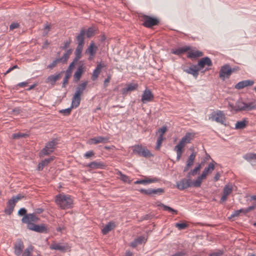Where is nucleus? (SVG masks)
Wrapping results in <instances>:
<instances>
[{
    "label": "nucleus",
    "mask_w": 256,
    "mask_h": 256,
    "mask_svg": "<svg viewBox=\"0 0 256 256\" xmlns=\"http://www.w3.org/2000/svg\"><path fill=\"white\" fill-rule=\"evenodd\" d=\"M55 202L62 208L66 209L71 206L72 200L68 195L59 194L56 196Z\"/></svg>",
    "instance_id": "f03ea898"
},
{
    "label": "nucleus",
    "mask_w": 256,
    "mask_h": 256,
    "mask_svg": "<svg viewBox=\"0 0 256 256\" xmlns=\"http://www.w3.org/2000/svg\"><path fill=\"white\" fill-rule=\"evenodd\" d=\"M33 250V247L32 246H28L24 250L22 254V256H32L31 252Z\"/></svg>",
    "instance_id": "37998d69"
},
{
    "label": "nucleus",
    "mask_w": 256,
    "mask_h": 256,
    "mask_svg": "<svg viewBox=\"0 0 256 256\" xmlns=\"http://www.w3.org/2000/svg\"><path fill=\"white\" fill-rule=\"evenodd\" d=\"M120 180L124 182H127L128 184H130L131 182V180H130V178L124 174L122 175V176L120 177Z\"/></svg>",
    "instance_id": "bf43d9fd"
},
{
    "label": "nucleus",
    "mask_w": 256,
    "mask_h": 256,
    "mask_svg": "<svg viewBox=\"0 0 256 256\" xmlns=\"http://www.w3.org/2000/svg\"><path fill=\"white\" fill-rule=\"evenodd\" d=\"M242 208H240V210H235L234 212L231 214L230 216V218H232V217H236V216H238L239 215H240V214L242 212Z\"/></svg>",
    "instance_id": "0e129e2a"
},
{
    "label": "nucleus",
    "mask_w": 256,
    "mask_h": 256,
    "mask_svg": "<svg viewBox=\"0 0 256 256\" xmlns=\"http://www.w3.org/2000/svg\"><path fill=\"white\" fill-rule=\"evenodd\" d=\"M64 74V72L55 74H54L49 76L46 80H58L62 78V76Z\"/></svg>",
    "instance_id": "f704fd0d"
},
{
    "label": "nucleus",
    "mask_w": 256,
    "mask_h": 256,
    "mask_svg": "<svg viewBox=\"0 0 256 256\" xmlns=\"http://www.w3.org/2000/svg\"><path fill=\"white\" fill-rule=\"evenodd\" d=\"M136 239L139 244H142L143 242H146V240L145 237L143 236H139Z\"/></svg>",
    "instance_id": "13d9d810"
},
{
    "label": "nucleus",
    "mask_w": 256,
    "mask_h": 256,
    "mask_svg": "<svg viewBox=\"0 0 256 256\" xmlns=\"http://www.w3.org/2000/svg\"><path fill=\"white\" fill-rule=\"evenodd\" d=\"M246 86V84L245 81H240V82L236 85L235 88L236 89L240 90Z\"/></svg>",
    "instance_id": "8fccbe9b"
},
{
    "label": "nucleus",
    "mask_w": 256,
    "mask_h": 256,
    "mask_svg": "<svg viewBox=\"0 0 256 256\" xmlns=\"http://www.w3.org/2000/svg\"><path fill=\"white\" fill-rule=\"evenodd\" d=\"M240 70L237 66L232 68L229 64H225L221 66L219 71V76L222 80L228 79L230 76L236 74Z\"/></svg>",
    "instance_id": "f257e3e1"
},
{
    "label": "nucleus",
    "mask_w": 256,
    "mask_h": 256,
    "mask_svg": "<svg viewBox=\"0 0 256 256\" xmlns=\"http://www.w3.org/2000/svg\"><path fill=\"white\" fill-rule=\"evenodd\" d=\"M256 110V104L254 101L249 102H244V111H250Z\"/></svg>",
    "instance_id": "c756f323"
},
{
    "label": "nucleus",
    "mask_w": 256,
    "mask_h": 256,
    "mask_svg": "<svg viewBox=\"0 0 256 256\" xmlns=\"http://www.w3.org/2000/svg\"><path fill=\"white\" fill-rule=\"evenodd\" d=\"M163 140H164V138H162V136H158V140H157L156 146V150H160Z\"/></svg>",
    "instance_id": "603ef678"
},
{
    "label": "nucleus",
    "mask_w": 256,
    "mask_h": 256,
    "mask_svg": "<svg viewBox=\"0 0 256 256\" xmlns=\"http://www.w3.org/2000/svg\"><path fill=\"white\" fill-rule=\"evenodd\" d=\"M154 99V96L150 90L146 88L142 95L141 100L143 103L152 102Z\"/></svg>",
    "instance_id": "f8f14e48"
},
{
    "label": "nucleus",
    "mask_w": 256,
    "mask_h": 256,
    "mask_svg": "<svg viewBox=\"0 0 256 256\" xmlns=\"http://www.w3.org/2000/svg\"><path fill=\"white\" fill-rule=\"evenodd\" d=\"M16 203L12 198L9 200L7 202V207L4 210L6 214L10 215L12 212Z\"/></svg>",
    "instance_id": "5701e85b"
},
{
    "label": "nucleus",
    "mask_w": 256,
    "mask_h": 256,
    "mask_svg": "<svg viewBox=\"0 0 256 256\" xmlns=\"http://www.w3.org/2000/svg\"><path fill=\"white\" fill-rule=\"evenodd\" d=\"M224 254L223 250H218L216 252L210 254V256H222Z\"/></svg>",
    "instance_id": "3c124183"
},
{
    "label": "nucleus",
    "mask_w": 256,
    "mask_h": 256,
    "mask_svg": "<svg viewBox=\"0 0 256 256\" xmlns=\"http://www.w3.org/2000/svg\"><path fill=\"white\" fill-rule=\"evenodd\" d=\"M186 254V252L182 250V251H178L174 253V254H172L171 256H185Z\"/></svg>",
    "instance_id": "69168bd1"
},
{
    "label": "nucleus",
    "mask_w": 256,
    "mask_h": 256,
    "mask_svg": "<svg viewBox=\"0 0 256 256\" xmlns=\"http://www.w3.org/2000/svg\"><path fill=\"white\" fill-rule=\"evenodd\" d=\"M139 192L144 194L148 196H152V188H148V189H144L141 188L139 190Z\"/></svg>",
    "instance_id": "49530a36"
},
{
    "label": "nucleus",
    "mask_w": 256,
    "mask_h": 256,
    "mask_svg": "<svg viewBox=\"0 0 256 256\" xmlns=\"http://www.w3.org/2000/svg\"><path fill=\"white\" fill-rule=\"evenodd\" d=\"M30 226V227L28 228L31 230L40 233H46L48 232L47 228L44 224L38 225L34 224Z\"/></svg>",
    "instance_id": "dca6fc26"
},
{
    "label": "nucleus",
    "mask_w": 256,
    "mask_h": 256,
    "mask_svg": "<svg viewBox=\"0 0 256 256\" xmlns=\"http://www.w3.org/2000/svg\"><path fill=\"white\" fill-rule=\"evenodd\" d=\"M22 112V110L20 108H16L12 110L10 112L11 114H18Z\"/></svg>",
    "instance_id": "338daca9"
},
{
    "label": "nucleus",
    "mask_w": 256,
    "mask_h": 256,
    "mask_svg": "<svg viewBox=\"0 0 256 256\" xmlns=\"http://www.w3.org/2000/svg\"><path fill=\"white\" fill-rule=\"evenodd\" d=\"M108 142V137L98 136L90 138L88 141V144H96L100 143L106 144Z\"/></svg>",
    "instance_id": "ddd939ff"
},
{
    "label": "nucleus",
    "mask_w": 256,
    "mask_h": 256,
    "mask_svg": "<svg viewBox=\"0 0 256 256\" xmlns=\"http://www.w3.org/2000/svg\"><path fill=\"white\" fill-rule=\"evenodd\" d=\"M27 210H26L24 208H21L20 209V210L18 212V215L20 216H24L25 215H27L28 214H26Z\"/></svg>",
    "instance_id": "052dcab7"
},
{
    "label": "nucleus",
    "mask_w": 256,
    "mask_h": 256,
    "mask_svg": "<svg viewBox=\"0 0 256 256\" xmlns=\"http://www.w3.org/2000/svg\"><path fill=\"white\" fill-rule=\"evenodd\" d=\"M228 106L231 108V110H234L236 112L244 111V102L240 100L236 101L235 104L229 102Z\"/></svg>",
    "instance_id": "2eb2a0df"
},
{
    "label": "nucleus",
    "mask_w": 256,
    "mask_h": 256,
    "mask_svg": "<svg viewBox=\"0 0 256 256\" xmlns=\"http://www.w3.org/2000/svg\"><path fill=\"white\" fill-rule=\"evenodd\" d=\"M196 153L193 152L188 156L186 161V164L188 165L192 166L194 164V160L196 156Z\"/></svg>",
    "instance_id": "4c0bfd02"
},
{
    "label": "nucleus",
    "mask_w": 256,
    "mask_h": 256,
    "mask_svg": "<svg viewBox=\"0 0 256 256\" xmlns=\"http://www.w3.org/2000/svg\"><path fill=\"white\" fill-rule=\"evenodd\" d=\"M246 125V120L245 118L242 120L238 121L235 124V129L242 130L244 128Z\"/></svg>",
    "instance_id": "473e14b6"
},
{
    "label": "nucleus",
    "mask_w": 256,
    "mask_h": 256,
    "mask_svg": "<svg viewBox=\"0 0 256 256\" xmlns=\"http://www.w3.org/2000/svg\"><path fill=\"white\" fill-rule=\"evenodd\" d=\"M72 50L70 48L68 50L65 54H64V56L62 58H60L62 60V62L64 64L67 62V60L68 59L70 56L72 54Z\"/></svg>",
    "instance_id": "e433bc0d"
},
{
    "label": "nucleus",
    "mask_w": 256,
    "mask_h": 256,
    "mask_svg": "<svg viewBox=\"0 0 256 256\" xmlns=\"http://www.w3.org/2000/svg\"><path fill=\"white\" fill-rule=\"evenodd\" d=\"M23 198L24 196L22 195L21 194H18L16 196H13L12 199L14 200L15 203H16L18 200H21Z\"/></svg>",
    "instance_id": "e2e57ef3"
},
{
    "label": "nucleus",
    "mask_w": 256,
    "mask_h": 256,
    "mask_svg": "<svg viewBox=\"0 0 256 256\" xmlns=\"http://www.w3.org/2000/svg\"><path fill=\"white\" fill-rule=\"evenodd\" d=\"M74 78L80 80V66L77 68L76 71L74 74Z\"/></svg>",
    "instance_id": "680f3d73"
},
{
    "label": "nucleus",
    "mask_w": 256,
    "mask_h": 256,
    "mask_svg": "<svg viewBox=\"0 0 256 256\" xmlns=\"http://www.w3.org/2000/svg\"><path fill=\"white\" fill-rule=\"evenodd\" d=\"M243 158L250 162L252 166H256V154H246L244 156Z\"/></svg>",
    "instance_id": "4be33fe9"
},
{
    "label": "nucleus",
    "mask_w": 256,
    "mask_h": 256,
    "mask_svg": "<svg viewBox=\"0 0 256 256\" xmlns=\"http://www.w3.org/2000/svg\"><path fill=\"white\" fill-rule=\"evenodd\" d=\"M40 218L36 216L35 214H28L27 215H25L22 219V223L27 224V228L30 227V226L34 224L39 220Z\"/></svg>",
    "instance_id": "423d86ee"
},
{
    "label": "nucleus",
    "mask_w": 256,
    "mask_h": 256,
    "mask_svg": "<svg viewBox=\"0 0 256 256\" xmlns=\"http://www.w3.org/2000/svg\"><path fill=\"white\" fill-rule=\"evenodd\" d=\"M194 136L195 134L194 132H186L175 146L183 149L186 144L190 142V141L194 138Z\"/></svg>",
    "instance_id": "0eeeda50"
},
{
    "label": "nucleus",
    "mask_w": 256,
    "mask_h": 256,
    "mask_svg": "<svg viewBox=\"0 0 256 256\" xmlns=\"http://www.w3.org/2000/svg\"><path fill=\"white\" fill-rule=\"evenodd\" d=\"M202 168V164H198L193 170H190L186 174V178H190L192 176H194L197 174L198 172Z\"/></svg>",
    "instance_id": "7c9ffc66"
},
{
    "label": "nucleus",
    "mask_w": 256,
    "mask_h": 256,
    "mask_svg": "<svg viewBox=\"0 0 256 256\" xmlns=\"http://www.w3.org/2000/svg\"><path fill=\"white\" fill-rule=\"evenodd\" d=\"M190 49V46H183L176 49H172L171 50V53L176 55L180 56L189 50Z\"/></svg>",
    "instance_id": "b1692460"
},
{
    "label": "nucleus",
    "mask_w": 256,
    "mask_h": 256,
    "mask_svg": "<svg viewBox=\"0 0 256 256\" xmlns=\"http://www.w3.org/2000/svg\"><path fill=\"white\" fill-rule=\"evenodd\" d=\"M28 134L26 133L18 132L12 134V138L14 139H20L22 138H26L28 136Z\"/></svg>",
    "instance_id": "a19ab883"
},
{
    "label": "nucleus",
    "mask_w": 256,
    "mask_h": 256,
    "mask_svg": "<svg viewBox=\"0 0 256 256\" xmlns=\"http://www.w3.org/2000/svg\"><path fill=\"white\" fill-rule=\"evenodd\" d=\"M225 115L223 111L218 110L212 112L208 117L209 120L212 121H216L222 124L226 125L224 123Z\"/></svg>",
    "instance_id": "20e7f679"
},
{
    "label": "nucleus",
    "mask_w": 256,
    "mask_h": 256,
    "mask_svg": "<svg viewBox=\"0 0 256 256\" xmlns=\"http://www.w3.org/2000/svg\"><path fill=\"white\" fill-rule=\"evenodd\" d=\"M203 56V52L199 51L196 50L194 52H190L188 54V58H196L202 56Z\"/></svg>",
    "instance_id": "2f4dec72"
},
{
    "label": "nucleus",
    "mask_w": 256,
    "mask_h": 256,
    "mask_svg": "<svg viewBox=\"0 0 256 256\" xmlns=\"http://www.w3.org/2000/svg\"><path fill=\"white\" fill-rule=\"evenodd\" d=\"M50 248L65 252L69 250L70 246L68 244H63L60 243H52L50 246Z\"/></svg>",
    "instance_id": "f3484780"
},
{
    "label": "nucleus",
    "mask_w": 256,
    "mask_h": 256,
    "mask_svg": "<svg viewBox=\"0 0 256 256\" xmlns=\"http://www.w3.org/2000/svg\"><path fill=\"white\" fill-rule=\"evenodd\" d=\"M192 186V180L190 178H183L176 182V188L182 190Z\"/></svg>",
    "instance_id": "9d476101"
},
{
    "label": "nucleus",
    "mask_w": 256,
    "mask_h": 256,
    "mask_svg": "<svg viewBox=\"0 0 256 256\" xmlns=\"http://www.w3.org/2000/svg\"><path fill=\"white\" fill-rule=\"evenodd\" d=\"M116 226L115 223L112 221L109 222L102 230V232L103 234H107Z\"/></svg>",
    "instance_id": "393cba45"
},
{
    "label": "nucleus",
    "mask_w": 256,
    "mask_h": 256,
    "mask_svg": "<svg viewBox=\"0 0 256 256\" xmlns=\"http://www.w3.org/2000/svg\"><path fill=\"white\" fill-rule=\"evenodd\" d=\"M80 103V84L76 88V91L73 97L71 108H76Z\"/></svg>",
    "instance_id": "a211bd4d"
},
{
    "label": "nucleus",
    "mask_w": 256,
    "mask_h": 256,
    "mask_svg": "<svg viewBox=\"0 0 256 256\" xmlns=\"http://www.w3.org/2000/svg\"><path fill=\"white\" fill-rule=\"evenodd\" d=\"M105 64L104 63H100L97 64L96 68L94 70L93 74H92V78L93 80L97 78L98 75L100 74L101 70L102 68L105 67Z\"/></svg>",
    "instance_id": "a878e982"
},
{
    "label": "nucleus",
    "mask_w": 256,
    "mask_h": 256,
    "mask_svg": "<svg viewBox=\"0 0 256 256\" xmlns=\"http://www.w3.org/2000/svg\"><path fill=\"white\" fill-rule=\"evenodd\" d=\"M94 152L91 150L86 152L84 154V157L86 159H90L92 160V158H94Z\"/></svg>",
    "instance_id": "c03bdc74"
},
{
    "label": "nucleus",
    "mask_w": 256,
    "mask_h": 256,
    "mask_svg": "<svg viewBox=\"0 0 256 256\" xmlns=\"http://www.w3.org/2000/svg\"><path fill=\"white\" fill-rule=\"evenodd\" d=\"M85 166L91 169H102L105 167V164L102 162L93 161L86 164Z\"/></svg>",
    "instance_id": "aec40b11"
},
{
    "label": "nucleus",
    "mask_w": 256,
    "mask_h": 256,
    "mask_svg": "<svg viewBox=\"0 0 256 256\" xmlns=\"http://www.w3.org/2000/svg\"><path fill=\"white\" fill-rule=\"evenodd\" d=\"M174 150L176 152V160L179 161L184 152V149H181L180 148L174 146Z\"/></svg>",
    "instance_id": "79ce46f5"
},
{
    "label": "nucleus",
    "mask_w": 256,
    "mask_h": 256,
    "mask_svg": "<svg viewBox=\"0 0 256 256\" xmlns=\"http://www.w3.org/2000/svg\"><path fill=\"white\" fill-rule=\"evenodd\" d=\"M202 184V180L197 178L196 180L194 182L192 181V186L196 188L200 186Z\"/></svg>",
    "instance_id": "6e6d98bb"
},
{
    "label": "nucleus",
    "mask_w": 256,
    "mask_h": 256,
    "mask_svg": "<svg viewBox=\"0 0 256 256\" xmlns=\"http://www.w3.org/2000/svg\"><path fill=\"white\" fill-rule=\"evenodd\" d=\"M214 168V164L213 162H210L208 164V166L206 167L203 170L205 173L208 174V173H211Z\"/></svg>",
    "instance_id": "ea45409f"
},
{
    "label": "nucleus",
    "mask_w": 256,
    "mask_h": 256,
    "mask_svg": "<svg viewBox=\"0 0 256 256\" xmlns=\"http://www.w3.org/2000/svg\"><path fill=\"white\" fill-rule=\"evenodd\" d=\"M212 65V63L210 58L208 56H206L204 58H202L198 62V63L196 64V66L202 72H203L204 71L208 70V68H206L204 70V68L206 66H211Z\"/></svg>",
    "instance_id": "1a4fd4ad"
},
{
    "label": "nucleus",
    "mask_w": 256,
    "mask_h": 256,
    "mask_svg": "<svg viewBox=\"0 0 256 256\" xmlns=\"http://www.w3.org/2000/svg\"><path fill=\"white\" fill-rule=\"evenodd\" d=\"M158 206L162 207L163 208V210L164 211H168L170 212H172V214H178V210H176L172 208L166 206L164 204L160 203L158 205Z\"/></svg>",
    "instance_id": "72a5a7b5"
},
{
    "label": "nucleus",
    "mask_w": 256,
    "mask_h": 256,
    "mask_svg": "<svg viewBox=\"0 0 256 256\" xmlns=\"http://www.w3.org/2000/svg\"><path fill=\"white\" fill-rule=\"evenodd\" d=\"M132 152L134 154L140 156L150 158L152 156L150 152L146 147L142 145L135 144L132 146Z\"/></svg>",
    "instance_id": "7ed1b4c3"
},
{
    "label": "nucleus",
    "mask_w": 256,
    "mask_h": 256,
    "mask_svg": "<svg viewBox=\"0 0 256 256\" xmlns=\"http://www.w3.org/2000/svg\"><path fill=\"white\" fill-rule=\"evenodd\" d=\"M76 40L78 43V46L76 50V58L74 60L73 62H71L68 66V68L73 70L75 66V64L80 58V33L78 34L76 36Z\"/></svg>",
    "instance_id": "9b49d317"
},
{
    "label": "nucleus",
    "mask_w": 256,
    "mask_h": 256,
    "mask_svg": "<svg viewBox=\"0 0 256 256\" xmlns=\"http://www.w3.org/2000/svg\"><path fill=\"white\" fill-rule=\"evenodd\" d=\"M232 192V186L229 184H226L223 188V194L228 196Z\"/></svg>",
    "instance_id": "c9c22d12"
},
{
    "label": "nucleus",
    "mask_w": 256,
    "mask_h": 256,
    "mask_svg": "<svg viewBox=\"0 0 256 256\" xmlns=\"http://www.w3.org/2000/svg\"><path fill=\"white\" fill-rule=\"evenodd\" d=\"M158 181V179L157 178H148L147 180H139L134 182V184H148L156 182Z\"/></svg>",
    "instance_id": "bb28decb"
},
{
    "label": "nucleus",
    "mask_w": 256,
    "mask_h": 256,
    "mask_svg": "<svg viewBox=\"0 0 256 256\" xmlns=\"http://www.w3.org/2000/svg\"><path fill=\"white\" fill-rule=\"evenodd\" d=\"M19 26H20V24H19L18 23H16V22L12 23L10 26V30H12L14 29H16V28H19Z\"/></svg>",
    "instance_id": "774afa93"
},
{
    "label": "nucleus",
    "mask_w": 256,
    "mask_h": 256,
    "mask_svg": "<svg viewBox=\"0 0 256 256\" xmlns=\"http://www.w3.org/2000/svg\"><path fill=\"white\" fill-rule=\"evenodd\" d=\"M200 71L198 67L196 66V65H193L192 66L190 67L186 70V72L188 74H192L195 78L197 76L198 74V72Z\"/></svg>",
    "instance_id": "c85d7f7f"
},
{
    "label": "nucleus",
    "mask_w": 256,
    "mask_h": 256,
    "mask_svg": "<svg viewBox=\"0 0 256 256\" xmlns=\"http://www.w3.org/2000/svg\"><path fill=\"white\" fill-rule=\"evenodd\" d=\"M143 26L148 28H152L154 26H157L159 24V20L149 16H144Z\"/></svg>",
    "instance_id": "6e6552de"
},
{
    "label": "nucleus",
    "mask_w": 256,
    "mask_h": 256,
    "mask_svg": "<svg viewBox=\"0 0 256 256\" xmlns=\"http://www.w3.org/2000/svg\"><path fill=\"white\" fill-rule=\"evenodd\" d=\"M72 108L70 106V108H67L66 109L60 110V112L64 116H68L70 113Z\"/></svg>",
    "instance_id": "5fc2aeb1"
},
{
    "label": "nucleus",
    "mask_w": 256,
    "mask_h": 256,
    "mask_svg": "<svg viewBox=\"0 0 256 256\" xmlns=\"http://www.w3.org/2000/svg\"><path fill=\"white\" fill-rule=\"evenodd\" d=\"M72 70L70 68H68V70L64 72V74H65L64 78L63 80H68L72 74Z\"/></svg>",
    "instance_id": "09e8293b"
},
{
    "label": "nucleus",
    "mask_w": 256,
    "mask_h": 256,
    "mask_svg": "<svg viewBox=\"0 0 256 256\" xmlns=\"http://www.w3.org/2000/svg\"><path fill=\"white\" fill-rule=\"evenodd\" d=\"M62 59H60V58H56V60H53V62L51 64H50L49 65L47 66V68L50 70L53 69L54 67L56 66L58 64L62 62Z\"/></svg>",
    "instance_id": "58836bf2"
},
{
    "label": "nucleus",
    "mask_w": 256,
    "mask_h": 256,
    "mask_svg": "<svg viewBox=\"0 0 256 256\" xmlns=\"http://www.w3.org/2000/svg\"><path fill=\"white\" fill-rule=\"evenodd\" d=\"M94 30L93 28L90 27L86 30L84 28H81V47L84 44V40L86 36L87 38H90L94 36Z\"/></svg>",
    "instance_id": "4468645a"
},
{
    "label": "nucleus",
    "mask_w": 256,
    "mask_h": 256,
    "mask_svg": "<svg viewBox=\"0 0 256 256\" xmlns=\"http://www.w3.org/2000/svg\"><path fill=\"white\" fill-rule=\"evenodd\" d=\"M56 144L57 142L54 140L48 142L45 147L40 152V156H43L51 154L55 149Z\"/></svg>",
    "instance_id": "39448f33"
},
{
    "label": "nucleus",
    "mask_w": 256,
    "mask_h": 256,
    "mask_svg": "<svg viewBox=\"0 0 256 256\" xmlns=\"http://www.w3.org/2000/svg\"><path fill=\"white\" fill-rule=\"evenodd\" d=\"M98 48L95 46L94 42H92L90 45L86 50V53L89 54L91 56H93L96 52Z\"/></svg>",
    "instance_id": "cd10ccee"
},
{
    "label": "nucleus",
    "mask_w": 256,
    "mask_h": 256,
    "mask_svg": "<svg viewBox=\"0 0 256 256\" xmlns=\"http://www.w3.org/2000/svg\"><path fill=\"white\" fill-rule=\"evenodd\" d=\"M175 226L179 230H184L188 227V224L186 223H178L177 222L175 224Z\"/></svg>",
    "instance_id": "de8ad7c7"
},
{
    "label": "nucleus",
    "mask_w": 256,
    "mask_h": 256,
    "mask_svg": "<svg viewBox=\"0 0 256 256\" xmlns=\"http://www.w3.org/2000/svg\"><path fill=\"white\" fill-rule=\"evenodd\" d=\"M138 88V84H137L130 83L126 84L125 88L122 89V93L124 95H126L128 92H132L136 90Z\"/></svg>",
    "instance_id": "6ab92c4d"
},
{
    "label": "nucleus",
    "mask_w": 256,
    "mask_h": 256,
    "mask_svg": "<svg viewBox=\"0 0 256 256\" xmlns=\"http://www.w3.org/2000/svg\"><path fill=\"white\" fill-rule=\"evenodd\" d=\"M166 126H162L158 130V132L160 133L159 136H162V138H164V134L166 132Z\"/></svg>",
    "instance_id": "4d7b16f0"
},
{
    "label": "nucleus",
    "mask_w": 256,
    "mask_h": 256,
    "mask_svg": "<svg viewBox=\"0 0 256 256\" xmlns=\"http://www.w3.org/2000/svg\"><path fill=\"white\" fill-rule=\"evenodd\" d=\"M54 157L52 156L48 158H46L44 160H43L42 162L43 164V166H47L50 162H52L54 160Z\"/></svg>",
    "instance_id": "864d4df0"
},
{
    "label": "nucleus",
    "mask_w": 256,
    "mask_h": 256,
    "mask_svg": "<svg viewBox=\"0 0 256 256\" xmlns=\"http://www.w3.org/2000/svg\"><path fill=\"white\" fill-rule=\"evenodd\" d=\"M24 248V243L21 240L17 241L14 245V254L17 256H20Z\"/></svg>",
    "instance_id": "412c9836"
},
{
    "label": "nucleus",
    "mask_w": 256,
    "mask_h": 256,
    "mask_svg": "<svg viewBox=\"0 0 256 256\" xmlns=\"http://www.w3.org/2000/svg\"><path fill=\"white\" fill-rule=\"evenodd\" d=\"M164 192V188H158L156 189L152 188V195H160Z\"/></svg>",
    "instance_id": "a18cd8bd"
}]
</instances>
